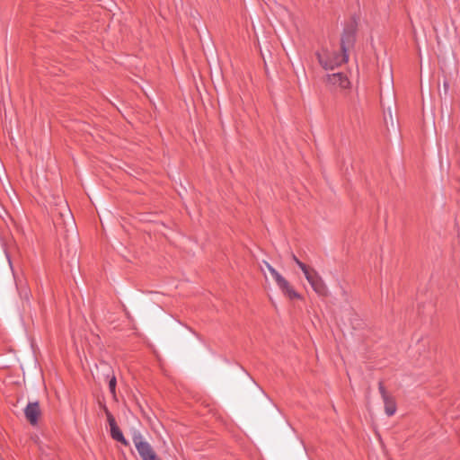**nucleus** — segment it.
Listing matches in <instances>:
<instances>
[{
	"mask_svg": "<svg viewBox=\"0 0 460 460\" xmlns=\"http://www.w3.org/2000/svg\"><path fill=\"white\" fill-rule=\"evenodd\" d=\"M131 436L132 441L142 460H161L139 430L132 429Z\"/></svg>",
	"mask_w": 460,
	"mask_h": 460,
	"instance_id": "f257e3e1",
	"label": "nucleus"
},
{
	"mask_svg": "<svg viewBox=\"0 0 460 460\" xmlns=\"http://www.w3.org/2000/svg\"><path fill=\"white\" fill-rule=\"evenodd\" d=\"M317 58L319 63L324 69H333L335 66H341V64L347 62L348 55L347 53H328L323 52L318 53Z\"/></svg>",
	"mask_w": 460,
	"mask_h": 460,
	"instance_id": "f03ea898",
	"label": "nucleus"
},
{
	"mask_svg": "<svg viewBox=\"0 0 460 460\" xmlns=\"http://www.w3.org/2000/svg\"><path fill=\"white\" fill-rule=\"evenodd\" d=\"M305 277L313 288L314 291L320 296H327L328 295V288L323 280V279L320 277V275L317 273V271L310 268L305 273Z\"/></svg>",
	"mask_w": 460,
	"mask_h": 460,
	"instance_id": "7ed1b4c3",
	"label": "nucleus"
},
{
	"mask_svg": "<svg viewBox=\"0 0 460 460\" xmlns=\"http://www.w3.org/2000/svg\"><path fill=\"white\" fill-rule=\"evenodd\" d=\"M104 408V411L106 413V416H107V420L109 422V425H110V428H111V438L114 439V440H117L119 442H120L121 444H123L124 446H128L129 443L128 441L124 438L121 430L119 429V428L118 427L117 423H116V420L114 419V417L112 416V414L109 411V410L107 409L106 406L103 407Z\"/></svg>",
	"mask_w": 460,
	"mask_h": 460,
	"instance_id": "20e7f679",
	"label": "nucleus"
},
{
	"mask_svg": "<svg viewBox=\"0 0 460 460\" xmlns=\"http://www.w3.org/2000/svg\"><path fill=\"white\" fill-rule=\"evenodd\" d=\"M378 389L385 404V411L388 416H393L396 411V402L394 396L387 393L383 382H379Z\"/></svg>",
	"mask_w": 460,
	"mask_h": 460,
	"instance_id": "39448f33",
	"label": "nucleus"
},
{
	"mask_svg": "<svg viewBox=\"0 0 460 460\" xmlns=\"http://www.w3.org/2000/svg\"><path fill=\"white\" fill-rule=\"evenodd\" d=\"M355 26L350 24L347 26L341 39V49L347 53V50L353 45L355 40Z\"/></svg>",
	"mask_w": 460,
	"mask_h": 460,
	"instance_id": "423d86ee",
	"label": "nucleus"
},
{
	"mask_svg": "<svg viewBox=\"0 0 460 460\" xmlns=\"http://www.w3.org/2000/svg\"><path fill=\"white\" fill-rule=\"evenodd\" d=\"M327 83L332 86L347 89L350 85L348 77L341 73H334L327 75Z\"/></svg>",
	"mask_w": 460,
	"mask_h": 460,
	"instance_id": "0eeeda50",
	"label": "nucleus"
},
{
	"mask_svg": "<svg viewBox=\"0 0 460 460\" xmlns=\"http://www.w3.org/2000/svg\"><path fill=\"white\" fill-rule=\"evenodd\" d=\"M27 420L31 425H36L40 415V404L38 402H29L24 410Z\"/></svg>",
	"mask_w": 460,
	"mask_h": 460,
	"instance_id": "6e6552de",
	"label": "nucleus"
},
{
	"mask_svg": "<svg viewBox=\"0 0 460 460\" xmlns=\"http://www.w3.org/2000/svg\"><path fill=\"white\" fill-rule=\"evenodd\" d=\"M279 288L290 299H296L300 297L299 294L293 288V287L286 279L281 284L279 285Z\"/></svg>",
	"mask_w": 460,
	"mask_h": 460,
	"instance_id": "1a4fd4ad",
	"label": "nucleus"
},
{
	"mask_svg": "<svg viewBox=\"0 0 460 460\" xmlns=\"http://www.w3.org/2000/svg\"><path fill=\"white\" fill-rule=\"evenodd\" d=\"M292 259L297 264V266L302 270L303 273H305V271H307L310 269V267L305 265L304 262L300 261L295 254H292Z\"/></svg>",
	"mask_w": 460,
	"mask_h": 460,
	"instance_id": "9d476101",
	"label": "nucleus"
},
{
	"mask_svg": "<svg viewBox=\"0 0 460 460\" xmlns=\"http://www.w3.org/2000/svg\"><path fill=\"white\" fill-rule=\"evenodd\" d=\"M109 388L111 393L115 395V388H116V377L113 376L109 382Z\"/></svg>",
	"mask_w": 460,
	"mask_h": 460,
	"instance_id": "9b49d317",
	"label": "nucleus"
},
{
	"mask_svg": "<svg viewBox=\"0 0 460 460\" xmlns=\"http://www.w3.org/2000/svg\"><path fill=\"white\" fill-rule=\"evenodd\" d=\"M272 277L275 279L278 286L285 280V279L278 271L274 272V275Z\"/></svg>",
	"mask_w": 460,
	"mask_h": 460,
	"instance_id": "f8f14e48",
	"label": "nucleus"
},
{
	"mask_svg": "<svg viewBox=\"0 0 460 460\" xmlns=\"http://www.w3.org/2000/svg\"><path fill=\"white\" fill-rule=\"evenodd\" d=\"M264 263H265L267 269L269 270V271L270 272L271 276H273L274 272H277V270L268 262L265 261Z\"/></svg>",
	"mask_w": 460,
	"mask_h": 460,
	"instance_id": "ddd939ff",
	"label": "nucleus"
}]
</instances>
